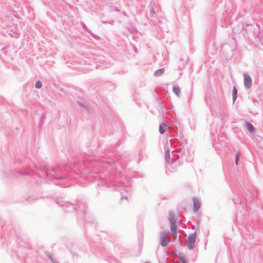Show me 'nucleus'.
Masks as SVG:
<instances>
[{"label":"nucleus","mask_w":263,"mask_h":263,"mask_svg":"<svg viewBox=\"0 0 263 263\" xmlns=\"http://www.w3.org/2000/svg\"><path fill=\"white\" fill-rule=\"evenodd\" d=\"M42 86V84L41 83V81H36V83H35V87L37 88H41Z\"/></svg>","instance_id":"nucleus-11"},{"label":"nucleus","mask_w":263,"mask_h":263,"mask_svg":"<svg viewBox=\"0 0 263 263\" xmlns=\"http://www.w3.org/2000/svg\"><path fill=\"white\" fill-rule=\"evenodd\" d=\"M246 127L247 128V129L249 130V131L250 133L254 132L255 130V128L254 126L250 123H246Z\"/></svg>","instance_id":"nucleus-7"},{"label":"nucleus","mask_w":263,"mask_h":263,"mask_svg":"<svg viewBox=\"0 0 263 263\" xmlns=\"http://www.w3.org/2000/svg\"><path fill=\"white\" fill-rule=\"evenodd\" d=\"M237 89L235 87H234L233 89V100H235L236 99L237 97Z\"/></svg>","instance_id":"nucleus-10"},{"label":"nucleus","mask_w":263,"mask_h":263,"mask_svg":"<svg viewBox=\"0 0 263 263\" xmlns=\"http://www.w3.org/2000/svg\"><path fill=\"white\" fill-rule=\"evenodd\" d=\"M169 220L171 223V231L173 236L175 237L177 236V226L172 215H170Z\"/></svg>","instance_id":"nucleus-1"},{"label":"nucleus","mask_w":263,"mask_h":263,"mask_svg":"<svg viewBox=\"0 0 263 263\" xmlns=\"http://www.w3.org/2000/svg\"><path fill=\"white\" fill-rule=\"evenodd\" d=\"M244 84L246 88H250L252 85V79L249 76L245 75L244 77Z\"/></svg>","instance_id":"nucleus-3"},{"label":"nucleus","mask_w":263,"mask_h":263,"mask_svg":"<svg viewBox=\"0 0 263 263\" xmlns=\"http://www.w3.org/2000/svg\"><path fill=\"white\" fill-rule=\"evenodd\" d=\"M194 211L196 212L200 206V203L199 200L196 198L193 199Z\"/></svg>","instance_id":"nucleus-5"},{"label":"nucleus","mask_w":263,"mask_h":263,"mask_svg":"<svg viewBox=\"0 0 263 263\" xmlns=\"http://www.w3.org/2000/svg\"><path fill=\"white\" fill-rule=\"evenodd\" d=\"M161 244L162 246H166L168 245L170 239L164 234H161L160 237Z\"/></svg>","instance_id":"nucleus-4"},{"label":"nucleus","mask_w":263,"mask_h":263,"mask_svg":"<svg viewBox=\"0 0 263 263\" xmlns=\"http://www.w3.org/2000/svg\"><path fill=\"white\" fill-rule=\"evenodd\" d=\"M173 91L177 96H179L180 90L178 86L174 87Z\"/></svg>","instance_id":"nucleus-8"},{"label":"nucleus","mask_w":263,"mask_h":263,"mask_svg":"<svg viewBox=\"0 0 263 263\" xmlns=\"http://www.w3.org/2000/svg\"><path fill=\"white\" fill-rule=\"evenodd\" d=\"M195 237L193 235H191L189 237L187 241V247L191 249L194 247V245L195 242Z\"/></svg>","instance_id":"nucleus-2"},{"label":"nucleus","mask_w":263,"mask_h":263,"mask_svg":"<svg viewBox=\"0 0 263 263\" xmlns=\"http://www.w3.org/2000/svg\"><path fill=\"white\" fill-rule=\"evenodd\" d=\"M167 129L166 125L165 123H162L159 126V132L161 134H163Z\"/></svg>","instance_id":"nucleus-6"},{"label":"nucleus","mask_w":263,"mask_h":263,"mask_svg":"<svg viewBox=\"0 0 263 263\" xmlns=\"http://www.w3.org/2000/svg\"><path fill=\"white\" fill-rule=\"evenodd\" d=\"M164 71V68L160 69L155 72V74L156 76H159L161 75L162 73H163Z\"/></svg>","instance_id":"nucleus-9"}]
</instances>
